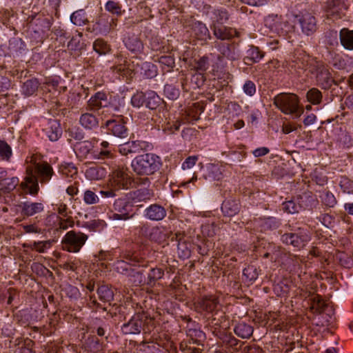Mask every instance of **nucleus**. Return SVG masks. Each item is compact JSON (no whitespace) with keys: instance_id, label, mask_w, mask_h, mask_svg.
I'll return each instance as SVG.
<instances>
[{"instance_id":"f257e3e1","label":"nucleus","mask_w":353,"mask_h":353,"mask_svg":"<svg viewBox=\"0 0 353 353\" xmlns=\"http://www.w3.org/2000/svg\"><path fill=\"white\" fill-rule=\"evenodd\" d=\"M161 157L151 152L139 154L131 162L133 172L139 176L153 175L161 169Z\"/></svg>"},{"instance_id":"f03ea898","label":"nucleus","mask_w":353,"mask_h":353,"mask_svg":"<svg viewBox=\"0 0 353 353\" xmlns=\"http://www.w3.org/2000/svg\"><path fill=\"white\" fill-rule=\"evenodd\" d=\"M154 327V319L145 312L135 313L130 320L121 325V330L124 335L139 334L142 331L150 333Z\"/></svg>"},{"instance_id":"7ed1b4c3","label":"nucleus","mask_w":353,"mask_h":353,"mask_svg":"<svg viewBox=\"0 0 353 353\" xmlns=\"http://www.w3.org/2000/svg\"><path fill=\"white\" fill-rule=\"evenodd\" d=\"M274 104L283 113L285 114H293L299 117L302 113L299 110V97L292 93H280L274 97Z\"/></svg>"},{"instance_id":"20e7f679","label":"nucleus","mask_w":353,"mask_h":353,"mask_svg":"<svg viewBox=\"0 0 353 353\" xmlns=\"http://www.w3.org/2000/svg\"><path fill=\"white\" fill-rule=\"evenodd\" d=\"M264 25L270 33L280 37H286L294 30L293 24L278 14H272L265 17Z\"/></svg>"},{"instance_id":"39448f33","label":"nucleus","mask_w":353,"mask_h":353,"mask_svg":"<svg viewBox=\"0 0 353 353\" xmlns=\"http://www.w3.org/2000/svg\"><path fill=\"white\" fill-rule=\"evenodd\" d=\"M133 181L127 167H117L110 175L109 185L115 190H127Z\"/></svg>"},{"instance_id":"423d86ee","label":"nucleus","mask_w":353,"mask_h":353,"mask_svg":"<svg viewBox=\"0 0 353 353\" xmlns=\"http://www.w3.org/2000/svg\"><path fill=\"white\" fill-rule=\"evenodd\" d=\"M311 68L312 71L310 74L314 76L316 84L322 89H330L334 83V80L328 67L324 63L317 61L315 65Z\"/></svg>"},{"instance_id":"0eeeda50","label":"nucleus","mask_w":353,"mask_h":353,"mask_svg":"<svg viewBox=\"0 0 353 353\" xmlns=\"http://www.w3.org/2000/svg\"><path fill=\"white\" fill-rule=\"evenodd\" d=\"M88 239V236L75 230L68 232L61 241L62 248L69 252H78L84 245Z\"/></svg>"},{"instance_id":"6e6552de","label":"nucleus","mask_w":353,"mask_h":353,"mask_svg":"<svg viewBox=\"0 0 353 353\" xmlns=\"http://www.w3.org/2000/svg\"><path fill=\"white\" fill-rule=\"evenodd\" d=\"M214 46L219 52L217 59L221 62L225 59L231 61L240 59L238 45L234 41H214Z\"/></svg>"},{"instance_id":"1a4fd4ad","label":"nucleus","mask_w":353,"mask_h":353,"mask_svg":"<svg viewBox=\"0 0 353 353\" xmlns=\"http://www.w3.org/2000/svg\"><path fill=\"white\" fill-rule=\"evenodd\" d=\"M310 235L306 230L298 228L295 232L285 233L281 236V241L286 244L300 250L310 241Z\"/></svg>"},{"instance_id":"9d476101","label":"nucleus","mask_w":353,"mask_h":353,"mask_svg":"<svg viewBox=\"0 0 353 353\" xmlns=\"http://www.w3.org/2000/svg\"><path fill=\"white\" fill-rule=\"evenodd\" d=\"M18 189L19 195L30 194L32 196L37 195L39 191L38 179L33 173L32 168L28 166L26 170V176L23 180L19 183Z\"/></svg>"},{"instance_id":"9b49d317","label":"nucleus","mask_w":353,"mask_h":353,"mask_svg":"<svg viewBox=\"0 0 353 353\" xmlns=\"http://www.w3.org/2000/svg\"><path fill=\"white\" fill-rule=\"evenodd\" d=\"M139 234L150 241L160 243L167 239L169 231L163 227H151L145 224L140 227Z\"/></svg>"},{"instance_id":"f8f14e48","label":"nucleus","mask_w":353,"mask_h":353,"mask_svg":"<svg viewBox=\"0 0 353 353\" xmlns=\"http://www.w3.org/2000/svg\"><path fill=\"white\" fill-rule=\"evenodd\" d=\"M152 148V144L148 141L136 140L119 145L118 150L121 154L127 156L129 154L150 151Z\"/></svg>"},{"instance_id":"ddd939ff","label":"nucleus","mask_w":353,"mask_h":353,"mask_svg":"<svg viewBox=\"0 0 353 353\" xmlns=\"http://www.w3.org/2000/svg\"><path fill=\"white\" fill-rule=\"evenodd\" d=\"M325 10L327 18L334 21L345 16L347 6L345 0H330L326 3Z\"/></svg>"},{"instance_id":"4468645a","label":"nucleus","mask_w":353,"mask_h":353,"mask_svg":"<svg viewBox=\"0 0 353 353\" xmlns=\"http://www.w3.org/2000/svg\"><path fill=\"white\" fill-rule=\"evenodd\" d=\"M19 183V179L17 176L0 179V196H3L6 203L15 199L16 196L12 192L16 189Z\"/></svg>"},{"instance_id":"2eb2a0df","label":"nucleus","mask_w":353,"mask_h":353,"mask_svg":"<svg viewBox=\"0 0 353 353\" xmlns=\"http://www.w3.org/2000/svg\"><path fill=\"white\" fill-rule=\"evenodd\" d=\"M33 173L34 172L36 177L41 184L48 183L54 172L52 165L46 161L34 162Z\"/></svg>"},{"instance_id":"dca6fc26","label":"nucleus","mask_w":353,"mask_h":353,"mask_svg":"<svg viewBox=\"0 0 353 353\" xmlns=\"http://www.w3.org/2000/svg\"><path fill=\"white\" fill-rule=\"evenodd\" d=\"M302 32L307 36L313 34L317 29L316 20L310 13L306 12L296 16Z\"/></svg>"},{"instance_id":"f3484780","label":"nucleus","mask_w":353,"mask_h":353,"mask_svg":"<svg viewBox=\"0 0 353 353\" xmlns=\"http://www.w3.org/2000/svg\"><path fill=\"white\" fill-rule=\"evenodd\" d=\"M108 133L124 139L128 136V130L122 119L108 120L105 123Z\"/></svg>"},{"instance_id":"a211bd4d","label":"nucleus","mask_w":353,"mask_h":353,"mask_svg":"<svg viewBox=\"0 0 353 353\" xmlns=\"http://www.w3.org/2000/svg\"><path fill=\"white\" fill-rule=\"evenodd\" d=\"M139 262V258L134 254H125L123 259L118 260L115 263V270L117 272L128 276L132 270V266Z\"/></svg>"},{"instance_id":"6ab92c4d","label":"nucleus","mask_w":353,"mask_h":353,"mask_svg":"<svg viewBox=\"0 0 353 353\" xmlns=\"http://www.w3.org/2000/svg\"><path fill=\"white\" fill-rule=\"evenodd\" d=\"M211 29L218 41H231L234 37H239L236 30L231 27L214 24L211 25Z\"/></svg>"},{"instance_id":"aec40b11","label":"nucleus","mask_w":353,"mask_h":353,"mask_svg":"<svg viewBox=\"0 0 353 353\" xmlns=\"http://www.w3.org/2000/svg\"><path fill=\"white\" fill-rule=\"evenodd\" d=\"M191 35L196 39L201 41L202 44L211 38L210 31L205 23L196 21L191 24Z\"/></svg>"},{"instance_id":"412c9836","label":"nucleus","mask_w":353,"mask_h":353,"mask_svg":"<svg viewBox=\"0 0 353 353\" xmlns=\"http://www.w3.org/2000/svg\"><path fill=\"white\" fill-rule=\"evenodd\" d=\"M317 60L310 57L309 55L300 54L298 57L294 58L292 65V68L294 69L307 71L309 73L312 71V67L315 65Z\"/></svg>"},{"instance_id":"4be33fe9","label":"nucleus","mask_w":353,"mask_h":353,"mask_svg":"<svg viewBox=\"0 0 353 353\" xmlns=\"http://www.w3.org/2000/svg\"><path fill=\"white\" fill-rule=\"evenodd\" d=\"M109 102L105 92H97L88 101V110L98 111L102 108L108 107Z\"/></svg>"},{"instance_id":"5701e85b","label":"nucleus","mask_w":353,"mask_h":353,"mask_svg":"<svg viewBox=\"0 0 353 353\" xmlns=\"http://www.w3.org/2000/svg\"><path fill=\"white\" fill-rule=\"evenodd\" d=\"M21 214L26 216H32L44 211L42 202L25 201L19 205Z\"/></svg>"},{"instance_id":"b1692460","label":"nucleus","mask_w":353,"mask_h":353,"mask_svg":"<svg viewBox=\"0 0 353 353\" xmlns=\"http://www.w3.org/2000/svg\"><path fill=\"white\" fill-rule=\"evenodd\" d=\"M79 123L86 130H95L99 127V119L94 114L85 112L81 114Z\"/></svg>"},{"instance_id":"393cba45","label":"nucleus","mask_w":353,"mask_h":353,"mask_svg":"<svg viewBox=\"0 0 353 353\" xmlns=\"http://www.w3.org/2000/svg\"><path fill=\"white\" fill-rule=\"evenodd\" d=\"M167 214L165 209L158 204L150 205L145 210V216L152 221H161Z\"/></svg>"},{"instance_id":"a878e982","label":"nucleus","mask_w":353,"mask_h":353,"mask_svg":"<svg viewBox=\"0 0 353 353\" xmlns=\"http://www.w3.org/2000/svg\"><path fill=\"white\" fill-rule=\"evenodd\" d=\"M203 176L210 181L221 180L223 178L221 166L214 163L207 165L203 170Z\"/></svg>"},{"instance_id":"bb28decb","label":"nucleus","mask_w":353,"mask_h":353,"mask_svg":"<svg viewBox=\"0 0 353 353\" xmlns=\"http://www.w3.org/2000/svg\"><path fill=\"white\" fill-rule=\"evenodd\" d=\"M339 36L342 47L346 50L353 51V29L343 28Z\"/></svg>"},{"instance_id":"cd10ccee","label":"nucleus","mask_w":353,"mask_h":353,"mask_svg":"<svg viewBox=\"0 0 353 353\" xmlns=\"http://www.w3.org/2000/svg\"><path fill=\"white\" fill-rule=\"evenodd\" d=\"M240 210L241 205L236 200H225L221 205V211L225 216H234L240 212Z\"/></svg>"},{"instance_id":"c85d7f7f","label":"nucleus","mask_w":353,"mask_h":353,"mask_svg":"<svg viewBox=\"0 0 353 353\" xmlns=\"http://www.w3.org/2000/svg\"><path fill=\"white\" fill-rule=\"evenodd\" d=\"M127 49L132 53L139 54L143 52L144 46L143 42L135 35L129 36L124 40Z\"/></svg>"},{"instance_id":"c756f323","label":"nucleus","mask_w":353,"mask_h":353,"mask_svg":"<svg viewBox=\"0 0 353 353\" xmlns=\"http://www.w3.org/2000/svg\"><path fill=\"white\" fill-rule=\"evenodd\" d=\"M47 137L51 141H57L62 134L60 123L57 120H50L48 127L45 129Z\"/></svg>"},{"instance_id":"7c9ffc66","label":"nucleus","mask_w":353,"mask_h":353,"mask_svg":"<svg viewBox=\"0 0 353 353\" xmlns=\"http://www.w3.org/2000/svg\"><path fill=\"white\" fill-rule=\"evenodd\" d=\"M130 199L134 203L147 201L154 196V192L148 188H139L130 193Z\"/></svg>"},{"instance_id":"2f4dec72","label":"nucleus","mask_w":353,"mask_h":353,"mask_svg":"<svg viewBox=\"0 0 353 353\" xmlns=\"http://www.w3.org/2000/svg\"><path fill=\"white\" fill-rule=\"evenodd\" d=\"M219 301L213 296H205L198 301L199 307L207 312H212L217 309Z\"/></svg>"},{"instance_id":"473e14b6","label":"nucleus","mask_w":353,"mask_h":353,"mask_svg":"<svg viewBox=\"0 0 353 353\" xmlns=\"http://www.w3.org/2000/svg\"><path fill=\"white\" fill-rule=\"evenodd\" d=\"M164 276V270L162 268L154 267L151 268L147 272L146 285L154 287L157 281L162 279Z\"/></svg>"},{"instance_id":"72a5a7b5","label":"nucleus","mask_w":353,"mask_h":353,"mask_svg":"<svg viewBox=\"0 0 353 353\" xmlns=\"http://www.w3.org/2000/svg\"><path fill=\"white\" fill-rule=\"evenodd\" d=\"M253 331L252 326L243 321L236 323L234 327L235 334L242 339H249L252 335Z\"/></svg>"},{"instance_id":"f704fd0d","label":"nucleus","mask_w":353,"mask_h":353,"mask_svg":"<svg viewBox=\"0 0 353 353\" xmlns=\"http://www.w3.org/2000/svg\"><path fill=\"white\" fill-rule=\"evenodd\" d=\"M263 57V54L259 50V48L252 46L246 52V55L243 59L244 63L250 65L253 63L259 62Z\"/></svg>"},{"instance_id":"c9c22d12","label":"nucleus","mask_w":353,"mask_h":353,"mask_svg":"<svg viewBox=\"0 0 353 353\" xmlns=\"http://www.w3.org/2000/svg\"><path fill=\"white\" fill-rule=\"evenodd\" d=\"M106 170L99 165H95L88 168L85 170V177L90 180H100L106 176Z\"/></svg>"},{"instance_id":"e433bc0d","label":"nucleus","mask_w":353,"mask_h":353,"mask_svg":"<svg viewBox=\"0 0 353 353\" xmlns=\"http://www.w3.org/2000/svg\"><path fill=\"white\" fill-rule=\"evenodd\" d=\"M154 61L159 63L163 72H170L175 67V59L172 55H163L154 59Z\"/></svg>"},{"instance_id":"4c0bfd02","label":"nucleus","mask_w":353,"mask_h":353,"mask_svg":"<svg viewBox=\"0 0 353 353\" xmlns=\"http://www.w3.org/2000/svg\"><path fill=\"white\" fill-rule=\"evenodd\" d=\"M212 25H222L229 19V14L224 8L214 9L211 17Z\"/></svg>"},{"instance_id":"58836bf2","label":"nucleus","mask_w":353,"mask_h":353,"mask_svg":"<svg viewBox=\"0 0 353 353\" xmlns=\"http://www.w3.org/2000/svg\"><path fill=\"white\" fill-rule=\"evenodd\" d=\"M141 74L147 79L154 78L158 74L157 67L151 62H142L141 64Z\"/></svg>"},{"instance_id":"ea45409f","label":"nucleus","mask_w":353,"mask_h":353,"mask_svg":"<svg viewBox=\"0 0 353 353\" xmlns=\"http://www.w3.org/2000/svg\"><path fill=\"white\" fill-rule=\"evenodd\" d=\"M131 208L132 205L125 199H118L114 203V210L125 217H130L129 212Z\"/></svg>"},{"instance_id":"a19ab883","label":"nucleus","mask_w":353,"mask_h":353,"mask_svg":"<svg viewBox=\"0 0 353 353\" xmlns=\"http://www.w3.org/2000/svg\"><path fill=\"white\" fill-rule=\"evenodd\" d=\"M39 85L36 79H28L25 81L21 87V92L23 95L29 97L37 92Z\"/></svg>"},{"instance_id":"79ce46f5","label":"nucleus","mask_w":353,"mask_h":353,"mask_svg":"<svg viewBox=\"0 0 353 353\" xmlns=\"http://www.w3.org/2000/svg\"><path fill=\"white\" fill-rule=\"evenodd\" d=\"M52 241L48 240L43 241H34L30 244H24L23 247L32 250H35L39 253H44L52 247Z\"/></svg>"},{"instance_id":"37998d69","label":"nucleus","mask_w":353,"mask_h":353,"mask_svg":"<svg viewBox=\"0 0 353 353\" xmlns=\"http://www.w3.org/2000/svg\"><path fill=\"white\" fill-rule=\"evenodd\" d=\"M93 146L90 141H82L77 143L74 145V152L81 158H85L90 152Z\"/></svg>"},{"instance_id":"c03bdc74","label":"nucleus","mask_w":353,"mask_h":353,"mask_svg":"<svg viewBox=\"0 0 353 353\" xmlns=\"http://www.w3.org/2000/svg\"><path fill=\"white\" fill-rule=\"evenodd\" d=\"M97 294L100 301L110 303L114 299L113 291L105 285H102L97 289Z\"/></svg>"},{"instance_id":"a18cd8bd","label":"nucleus","mask_w":353,"mask_h":353,"mask_svg":"<svg viewBox=\"0 0 353 353\" xmlns=\"http://www.w3.org/2000/svg\"><path fill=\"white\" fill-rule=\"evenodd\" d=\"M130 281L134 286H142L146 285V279L143 273L140 271L132 269L128 275Z\"/></svg>"},{"instance_id":"49530a36","label":"nucleus","mask_w":353,"mask_h":353,"mask_svg":"<svg viewBox=\"0 0 353 353\" xmlns=\"http://www.w3.org/2000/svg\"><path fill=\"white\" fill-rule=\"evenodd\" d=\"M71 22L75 26H81L88 23V19L84 10L81 9L74 12L70 16Z\"/></svg>"},{"instance_id":"de8ad7c7","label":"nucleus","mask_w":353,"mask_h":353,"mask_svg":"<svg viewBox=\"0 0 353 353\" xmlns=\"http://www.w3.org/2000/svg\"><path fill=\"white\" fill-rule=\"evenodd\" d=\"M59 172L66 178H73L77 174V168L72 163H64L59 166Z\"/></svg>"},{"instance_id":"09e8293b","label":"nucleus","mask_w":353,"mask_h":353,"mask_svg":"<svg viewBox=\"0 0 353 353\" xmlns=\"http://www.w3.org/2000/svg\"><path fill=\"white\" fill-rule=\"evenodd\" d=\"M220 227L214 222L205 223L201 225V232L203 236L213 237L219 232Z\"/></svg>"},{"instance_id":"8fccbe9b","label":"nucleus","mask_w":353,"mask_h":353,"mask_svg":"<svg viewBox=\"0 0 353 353\" xmlns=\"http://www.w3.org/2000/svg\"><path fill=\"white\" fill-rule=\"evenodd\" d=\"M93 49L100 55L106 54L111 50L110 45L108 44V43L102 39H97L94 42Z\"/></svg>"},{"instance_id":"3c124183","label":"nucleus","mask_w":353,"mask_h":353,"mask_svg":"<svg viewBox=\"0 0 353 353\" xmlns=\"http://www.w3.org/2000/svg\"><path fill=\"white\" fill-rule=\"evenodd\" d=\"M50 27L51 24L48 19H38L36 20L34 32L37 34H46L50 30Z\"/></svg>"},{"instance_id":"603ef678","label":"nucleus","mask_w":353,"mask_h":353,"mask_svg":"<svg viewBox=\"0 0 353 353\" xmlns=\"http://www.w3.org/2000/svg\"><path fill=\"white\" fill-rule=\"evenodd\" d=\"M12 155L10 145L4 140H0V157L2 160L10 161Z\"/></svg>"},{"instance_id":"864d4df0","label":"nucleus","mask_w":353,"mask_h":353,"mask_svg":"<svg viewBox=\"0 0 353 353\" xmlns=\"http://www.w3.org/2000/svg\"><path fill=\"white\" fill-rule=\"evenodd\" d=\"M307 99L314 105L319 104L322 100L321 92L316 88L309 90L306 94Z\"/></svg>"},{"instance_id":"5fc2aeb1","label":"nucleus","mask_w":353,"mask_h":353,"mask_svg":"<svg viewBox=\"0 0 353 353\" xmlns=\"http://www.w3.org/2000/svg\"><path fill=\"white\" fill-rule=\"evenodd\" d=\"M243 275L248 281L253 283L258 278V269L254 265H249L244 268Z\"/></svg>"},{"instance_id":"6e6d98bb","label":"nucleus","mask_w":353,"mask_h":353,"mask_svg":"<svg viewBox=\"0 0 353 353\" xmlns=\"http://www.w3.org/2000/svg\"><path fill=\"white\" fill-rule=\"evenodd\" d=\"M25 44L21 39L13 38L9 41L8 49L11 54H17L24 50Z\"/></svg>"},{"instance_id":"4d7b16f0","label":"nucleus","mask_w":353,"mask_h":353,"mask_svg":"<svg viewBox=\"0 0 353 353\" xmlns=\"http://www.w3.org/2000/svg\"><path fill=\"white\" fill-rule=\"evenodd\" d=\"M145 105L150 110H156L161 102L160 97L154 92L148 93V96L145 98Z\"/></svg>"},{"instance_id":"13d9d810","label":"nucleus","mask_w":353,"mask_h":353,"mask_svg":"<svg viewBox=\"0 0 353 353\" xmlns=\"http://www.w3.org/2000/svg\"><path fill=\"white\" fill-rule=\"evenodd\" d=\"M320 197L321 202L328 208H333L336 204L335 196L329 191H323Z\"/></svg>"},{"instance_id":"bf43d9fd","label":"nucleus","mask_w":353,"mask_h":353,"mask_svg":"<svg viewBox=\"0 0 353 353\" xmlns=\"http://www.w3.org/2000/svg\"><path fill=\"white\" fill-rule=\"evenodd\" d=\"M222 342L225 345L227 346V347H230L234 351L239 350L238 345L240 341L231 334L224 335L222 338Z\"/></svg>"},{"instance_id":"052dcab7","label":"nucleus","mask_w":353,"mask_h":353,"mask_svg":"<svg viewBox=\"0 0 353 353\" xmlns=\"http://www.w3.org/2000/svg\"><path fill=\"white\" fill-rule=\"evenodd\" d=\"M105 8L107 11L117 16L121 15L123 12V10H122V8L120 4L118 2L112 0L108 1L105 3Z\"/></svg>"},{"instance_id":"680f3d73","label":"nucleus","mask_w":353,"mask_h":353,"mask_svg":"<svg viewBox=\"0 0 353 353\" xmlns=\"http://www.w3.org/2000/svg\"><path fill=\"white\" fill-rule=\"evenodd\" d=\"M164 94L169 99L175 100L179 97L180 91L174 85L166 84L164 87Z\"/></svg>"},{"instance_id":"e2e57ef3","label":"nucleus","mask_w":353,"mask_h":353,"mask_svg":"<svg viewBox=\"0 0 353 353\" xmlns=\"http://www.w3.org/2000/svg\"><path fill=\"white\" fill-rule=\"evenodd\" d=\"M327 306L324 300L319 295H316L312 298V308L315 310V312L321 313L324 311Z\"/></svg>"},{"instance_id":"0e129e2a","label":"nucleus","mask_w":353,"mask_h":353,"mask_svg":"<svg viewBox=\"0 0 353 353\" xmlns=\"http://www.w3.org/2000/svg\"><path fill=\"white\" fill-rule=\"evenodd\" d=\"M83 200L87 205H94L99 202V196L90 190H87L84 192Z\"/></svg>"},{"instance_id":"69168bd1","label":"nucleus","mask_w":353,"mask_h":353,"mask_svg":"<svg viewBox=\"0 0 353 353\" xmlns=\"http://www.w3.org/2000/svg\"><path fill=\"white\" fill-rule=\"evenodd\" d=\"M301 208V205H296L292 200L287 201L282 203L283 210L289 214H294L299 212Z\"/></svg>"},{"instance_id":"338daca9","label":"nucleus","mask_w":353,"mask_h":353,"mask_svg":"<svg viewBox=\"0 0 353 353\" xmlns=\"http://www.w3.org/2000/svg\"><path fill=\"white\" fill-rule=\"evenodd\" d=\"M62 291L67 296L72 299H77L80 296V292L79 289L72 285H66Z\"/></svg>"},{"instance_id":"774afa93","label":"nucleus","mask_w":353,"mask_h":353,"mask_svg":"<svg viewBox=\"0 0 353 353\" xmlns=\"http://www.w3.org/2000/svg\"><path fill=\"white\" fill-rule=\"evenodd\" d=\"M209 66V61L207 57H203L200 58L199 60L195 61V64L194 65V69L200 72L203 73L206 71Z\"/></svg>"}]
</instances>
